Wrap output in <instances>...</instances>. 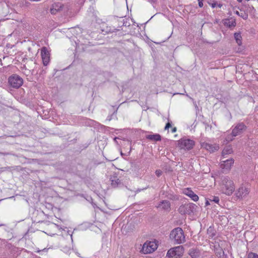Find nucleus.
Segmentation results:
<instances>
[{
	"mask_svg": "<svg viewBox=\"0 0 258 258\" xmlns=\"http://www.w3.org/2000/svg\"><path fill=\"white\" fill-rule=\"evenodd\" d=\"M219 189L227 196H231L235 190V184L233 179L229 176L222 177L219 183Z\"/></svg>",
	"mask_w": 258,
	"mask_h": 258,
	"instance_id": "f257e3e1",
	"label": "nucleus"
},
{
	"mask_svg": "<svg viewBox=\"0 0 258 258\" xmlns=\"http://www.w3.org/2000/svg\"><path fill=\"white\" fill-rule=\"evenodd\" d=\"M169 238L175 244H181L185 241L183 231L179 227L174 228L171 231Z\"/></svg>",
	"mask_w": 258,
	"mask_h": 258,
	"instance_id": "f03ea898",
	"label": "nucleus"
},
{
	"mask_svg": "<svg viewBox=\"0 0 258 258\" xmlns=\"http://www.w3.org/2000/svg\"><path fill=\"white\" fill-rule=\"evenodd\" d=\"M235 198L238 200L245 199L250 192V188L247 184H241L234 191Z\"/></svg>",
	"mask_w": 258,
	"mask_h": 258,
	"instance_id": "7ed1b4c3",
	"label": "nucleus"
},
{
	"mask_svg": "<svg viewBox=\"0 0 258 258\" xmlns=\"http://www.w3.org/2000/svg\"><path fill=\"white\" fill-rule=\"evenodd\" d=\"M158 242L154 241H146L142 245L140 252L143 254H149L155 251L158 248Z\"/></svg>",
	"mask_w": 258,
	"mask_h": 258,
	"instance_id": "20e7f679",
	"label": "nucleus"
},
{
	"mask_svg": "<svg viewBox=\"0 0 258 258\" xmlns=\"http://www.w3.org/2000/svg\"><path fill=\"white\" fill-rule=\"evenodd\" d=\"M184 248L182 246H177L169 249L166 256L168 258H180L184 253Z\"/></svg>",
	"mask_w": 258,
	"mask_h": 258,
	"instance_id": "39448f33",
	"label": "nucleus"
},
{
	"mask_svg": "<svg viewBox=\"0 0 258 258\" xmlns=\"http://www.w3.org/2000/svg\"><path fill=\"white\" fill-rule=\"evenodd\" d=\"M195 145V142L190 139H182L178 141V146L180 149L190 150Z\"/></svg>",
	"mask_w": 258,
	"mask_h": 258,
	"instance_id": "423d86ee",
	"label": "nucleus"
},
{
	"mask_svg": "<svg viewBox=\"0 0 258 258\" xmlns=\"http://www.w3.org/2000/svg\"><path fill=\"white\" fill-rule=\"evenodd\" d=\"M9 82L10 85L13 88H19L23 83V79L17 75H14L9 78Z\"/></svg>",
	"mask_w": 258,
	"mask_h": 258,
	"instance_id": "0eeeda50",
	"label": "nucleus"
},
{
	"mask_svg": "<svg viewBox=\"0 0 258 258\" xmlns=\"http://www.w3.org/2000/svg\"><path fill=\"white\" fill-rule=\"evenodd\" d=\"M193 204H187L181 206L179 208V212L181 214H190L195 209Z\"/></svg>",
	"mask_w": 258,
	"mask_h": 258,
	"instance_id": "6e6552de",
	"label": "nucleus"
},
{
	"mask_svg": "<svg viewBox=\"0 0 258 258\" xmlns=\"http://www.w3.org/2000/svg\"><path fill=\"white\" fill-rule=\"evenodd\" d=\"M234 163L233 158H230L226 160L221 161L220 163V168L224 171H230Z\"/></svg>",
	"mask_w": 258,
	"mask_h": 258,
	"instance_id": "1a4fd4ad",
	"label": "nucleus"
},
{
	"mask_svg": "<svg viewBox=\"0 0 258 258\" xmlns=\"http://www.w3.org/2000/svg\"><path fill=\"white\" fill-rule=\"evenodd\" d=\"M156 207L160 211L169 212L171 209L170 203L167 200L160 202Z\"/></svg>",
	"mask_w": 258,
	"mask_h": 258,
	"instance_id": "9d476101",
	"label": "nucleus"
},
{
	"mask_svg": "<svg viewBox=\"0 0 258 258\" xmlns=\"http://www.w3.org/2000/svg\"><path fill=\"white\" fill-rule=\"evenodd\" d=\"M201 147L208 151L209 152L212 153L216 151H218L219 149V146L218 144H211L206 142H203L201 144Z\"/></svg>",
	"mask_w": 258,
	"mask_h": 258,
	"instance_id": "9b49d317",
	"label": "nucleus"
},
{
	"mask_svg": "<svg viewBox=\"0 0 258 258\" xmlns=\"http://www.w3.org/2000/svg\"><path fill=\"white\" fill-rule=\"evenodd\" d=\"M41 57L44 66H47L50 60V53L46 47H43L41 50Z\"/></svg>",
	"mask_w": 258,
	"mask_h": 258,
	"instance_id": "f8f14e48",
	"label": "nucleus"
},
{
	"mask_svg": "<svg viewBox=\"0 0 258 258\" xmlns=\"http://www.w3.org/2000/svg\"><path fill=\"white\" fill-rule=\"evenodd\" d=\"M183 192L184 195L191 198L194 202H197L199 199L198 196L195 194L194 191L189 188L184 189Z\"/></svg>",
	"mask_w": 258,
	"mask_h": 258,
	"instance_id": "ddd939ff",
	"label": "nucleus"
},
{
	"mask_svg": "<svg viewBox=\"0 0 258 258\" xmlns=\"http://www.w3.org/2000/svg\"><path fill=\"white\" fill-rule=\"evenodd\" d=\"M63 6L60 3H55L52 5L50 10L51 14L55 15L61 11Z\"/></svg>",
	"mask_w": 258,
	"mask_h": 258,
	"instance_id": "4468645a",
	"label": "nucleus"
},
{
	"mask_svg": "<svg viewBox=\"0 0 258 258\" xmlns=\"http://www.w3.org/2000/svg\"><path fill=\"white\" fill-rule=\"evenodd\" d=\"M245 128V126L243 124H239L233 128L232 134L234 136H237L241 134Z\"/></svg>",
	"mask_w": 258,
	"mask_h": 258,
	"instance_id": "2eb2a0df",
	"label": "nucleus"
},
{
	"mask_svg": "<svg viewBox=\"0 0 258 258\" xmlns=\"http://www.w3.org/2000/svg\"><path fill=\"white\" fill-rule=\"evenodd\" d=\"M111 185L113 187H117L120 184V180L116 176H111L110 177Z\"/></svg>",
	"mask_w": 258,
	"mask_h": 258,
	"instance_id": "dca6fc26",
	"label": "nucleus"
},
{
	"mask_svg": "<svg viewBox=\"0 0 258 258\" xmlns=\"http://www.w3.org/2000/svg\"><path fill=\"white\" fill-rule=\"evenodd\" d=\"M215 252L217 256L221 258H224L225 256L224 251L223 248L220 247L219 245L217 247L216 245L215 246Z\"/></svg>",
	"mask_w": 258,
	"mask_h": 258,
	"instance_id": "f3484780",
	"label": "nucleus"
},
{
	"mask_svg": "<svg viewBox=\"0 0 258 258\" xmlns=\"http://www.w3.org/2000/svg\"><path fill=\"white\" fill-rule=\"evenodd\" d=\"M200 251L198 249L196 248H191L188 251V254L192 258H197L200 255Z\"/></svg>",
	"mask_w": 258,
	"mask_h": 258,
	"instance_id": "a211bd4d",
	"label": "nucleus"
},
{
	"mask_svg": "<svg viewBox=\"0 0 258 258\" xmlns=\"http://www.w3.org/2000/svg\"><path fill=\"white\" fill-rule=\"evenodd\" d=\"M235 137H236V136H234L232 133L231 134L227 135L225 139L223 140V144H227L228 143L232 141Z\"/></svg>",
	"mask_w": 258,
	"mask_h": 258,
	"instance_id": "6ab92c4d",
	"label": "nucleus"
},
{
	"mask_svg": "<svg viewBox=\"0 0 258 258\" xmlns=\"http://www.w3.org/2000/svg\"><path fill=\"white\" fill-rule=\"evenodd\" d=\"M233 153V150L231 146H229L227 147H226L222 151V155L223 156L226 155H229Z\"/></svg>",
	"mask_w": 258,
	"mask_h": 258,
	"instance_id": "aec40b11",
	"label": "nucleus"
},
{
	"mask_svg": "<svg viewBox=\"0 0 258 258\" xmlns=\"http://www.w3.org/2000/svg\"><path fill=\"white\" fill-rule=\"evenodd\" d=\"M234 36L237 44L239 46L241 45L242 44V37L241 34L239 33H235Z\"/></svg>",
	"mask_w": 258,
	"mask_h": 258,
	"instance_id": "412c9836",
	"label": "nucleus"
},
{
	"mask_svg": "<svg viewBox=\"0 0 258 258\" xmlns=\"http://www.w3.org/2000/svg\"><path fill=\"white\" fill-rule=\"evenodd\" d=\"M147 138L150 140L156 141L161 140V137L158 134L148 135Z\"/></svg>",
	"mask_w": 258,
	"mask_h": 258,
	"instance_id": "4be33fe9",
	"label": "nucleus"
},
{
	"mask_svg": "<svg viewBox=\"0 0 258 258\" xmlns=\"http://www.w3.org/2000/svg\"><path fill=\"white\" fill-rule=\"evenodd\" d=\"M224 24L225 25L229 27H234L235 26L236 22L234 20H232L231 21H230V20L227 19L225 20V21H224Z\"/></svg>",
	"mask_w": 258,
	"mask_h": 258,
	"instance_id": "5701e85b",
	"label": "nucleus"
},
{
	"mask_svg": "<svg viewBox=\"0 0 258 258\" xmlns=\"http://www.w3.org/2000/svg\"><path fill=\"white\" fill-rule=\"evenodd\" d=\"M247 258H258V254L251 252L248 254Z\"/></svg>",
	"mask_w": 258,
	"mask_h": 258,
	"instance_id": "b1692460",
	"label": "nucleus"
},
{
	"mask_svg": "<svg viewBox=\"0 0 258 258\" xmlns=\"http://www.w3.org/2000/svg\"><path fill=\"white\" fill-rule=\"evenodd\" d=\"M211 201L214 202L216 203H218L219 202V198L218 197H213L212 199L210 200Z\"/></svg>",
	"mask_w": 258,
	"mask_h": 258,
	"instance_id": "393cba45",
	"label": "nucleus"
},
{
	"mask_svg": "<svg viewBox=\"0 0 258 258\" xmlns=\"http://www.w3.org/2000/svg\"><path fill=\"white\" fill-rule=\"evenodd\" d=\"M240 16L245 20L247 19L248 18V15L245 13H244L243 14L241 13Z\"/></svg>",
	"mask_w": 258,
	"mask_h": 258,
	"instance_id": "a878e982",
	"label": "nucleus"
},
{
	"mask_svg": "<svg viewBox=\"0 0 258 258\" xmlns=\"http://www.w3.org/2000/svg\"><path fill=\"white\" fill-rule=\"evenodd\" d=\"M162 173V172L161 170H157L156 171H155V174L156 175L158 176V177H159L161 175Z\"/></svg>",
	"mask_w": 258,
	"mask_h": 258,
	"instance_id": "bb28decb",
	"label": "nucleus"
},
{
	"mask_svg": "<svg viewBox=\"0 0 258 258\" xmlns=\"http://www.w3.org/2000/svg\"><path fill=\"white\" fill-rule=\"evenodd\" d=\"M208 4L212 7V8H215L217 4L216 2H213V3H211L210 2H208Z\"/></svg>",
	"mask_w": 258,
	"mask_h": 258,
	"instance_id": "cd10ccee",
	"label": "nucleus"
},
{
	"mask_svg": "<svg viewBox=\"0 0 258 258\" xmlns=\"http://www.w3.org/2000/svg\"><path fill=\"white\" fill-rule=\"evenodd\" d=\"M171 125L170 123L168 122V123H167L166 124V126H165V130L168 129L169 127H171Z\"/></svg>",
	"mask_w": 258,
	"mask_h": 258,
	"instance_id": "c85d7f7f",
	"label": "nucleus"
},
{
	"mask_svg": "<svg viewBox=\"0 0 258 258\" xmlns=\"http://www.w3.org/2000/svg\"><path fill=\"white\" fill-rule=\"evenodd\" d=\"M203 0H201V1H200V2H199V6L201 8H202L203 6Z\"/></svg>",
	"mask_w": 258,
	"mask_h": 258,
	"instance_id": "c756f323",
	"label": "nucleus"
},
{
	"mask_svg": "<svg viewBox=\"0 0 258 258\" xmlns=\"http://www.w3.org/2000/svg\"><path fill=\"white\" fill-rule=\"evenodd\" d=\"M205 205L206 206H208L210 205L209 201L207 199H206Z\"/></svg>",
	"mask_w": 258,
	"mask_h": 258,
	"instance_id": "7c9ffc66",
	"label": "nucleus"
},
{
	"mask_svg": "<svg viewBox=\"0 0 258 258\" xmlns=\"http://www.w3.org/2000/svg\"><path fill=\"white\" fill-rule=\"evenodd\" d=\"M235 13L236 15H238V16H240V14H239V12L238 11H236L235 12Z\"/></svg>",
	"mask_w": 258,
	"mask_h": 258,
	"instance_id": "2f4dec72",
	"label": "nucleus"
},
{
	"mask_svg": "<svg viewBox=\"0 0 258 258\" xmlns=\"http://www.w3.org/2000/svg\"><path fill=\"white\" fill-rule=\"evenodd\" d=\"M176 128H175V127L173 128L172 130V132L173 133L175 132H176Z\"/></svg>",
	"mask_w": 258,
	"mask_h": 258,
	"instance_id": "473e14b6",
	"label": "nucleus"
},
{
	"mask_svg": "<svg viewBox=\"0 0 258 258\" xmlns=\"http://www.w3.org/2000/svg\"><path fill=\"white\" fill-rule=\"evenodd\" d=\"M219 8H221L222 5L221 4H219L217 5Z\"/></svg>",
	"mask_w": 258,
	"mask_h": 258,
	"instance_id": "72a5a7b5",
	"label": "nucleus"
},
{
	"mask_svg": "<svg viewBox=\"0 0 258 258\" xmlns=\"http://www.w3.org/2000/svg\"><path fill=\"white\" fill-rule=\"evenodd\" d=\"M151 1H153V2H154L155 0H151Z\"/></svg>",
	"mask_w": 258,
	"mask_h": 258,
	"instance_id": "f704fd0d",
	"label": "nucleus"
},
{
	"mask_svg": "<svg viewBox=\"0 0 258 258\" xmlns=\"http://www.w3.org/2000/svg\"><path fill=\"white\" fill-rule=\"evenodd\" d=\"M199 2H200V1H201V0H198Z\"/></svg>",
	"mask_w": 258,
	"mask_h": 258,
	"instance_id": "c9c22d12",
	"label": "nucleus"
}]
</instances>
